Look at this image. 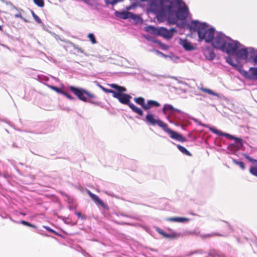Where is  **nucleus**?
I'll return each instance as SVG.
<instances>
[{
	"mask_svg": "<svg viewBox=\"0 0 257 257\" xmlns=\"http://www.w3.org/2000/svg\"><path fill=\"white\" fill-rule=\"evenodd\" d=\"M174 5L177 7V11H174L171 13H168L166 19L170 24H176L178 20H185L189 14V9L183 0H174Z\"/></svg>",
	"mask_w": 257,
	"mask_h": 257,
	"instance_id": "3",
	"label": "nucleus"
},
{
	"mask_svg": "<svg viewBox=\"0 0 257 257\" xmlns=\"http://www.w3.org/2000/svg\"><path fill=\"white\" fill-rule=\"evenodd\" d=\"M249 80H257V67L249 68Z\"/></svg>",
	"mask_w": 257,
	"mask_h": 257,
	"instance_id": "18",
	"label": "nucleus"
},
{
	"mask_svg": "<svg viewBox=\"0 0 257 257\" xmlns=\"http://www.w3.org/2000/svg\"><path fill=\"white\" fill-rule=\"evenodd\" d=\"M138 6V3L137 2H134L130 6L126 7L125 9L127 11H130L135 9Z\"/></svg>",
	"mask_w": 257,
	"mask_h": 257,
	"instance_id": "35",
	"label": "nucleus"
},
{
	"mask_svg": "<svg viewBox=\"0 0 257 257\" xmlns=\"http://www.w3.org/2000/svg\"><path fill=\"white\" fill-rule=\"evenodd\" d=\"M103 91L105 93H112V96L114 97V94H115L116 92L115 91H114V90H112V89H107V88H104V90H103Z\"/></svg>",
	"mask_w": 257,
	"mask_h": 257,
	"instance_id": "43",
	"label": "nucleus"
},
{
	"mask_svg": "<svg viewBox=\"0 0 257 257\" xmlns=\"http://www.w3.org/2000/svg\"><path fill=\"white\" fill-rule=\"evenodd\" d=\"M180 236V233L173 231L171 234L167 233L165 238H169L171 239L176 238Z\"/></svg>",
	"mask_w": 257,
	"mask_h": 257,
	"instance_id": "29",
	"label": "nucleus"
},
{
	"mask_svg": "<svg viewBox=\"0 0 257 257\" xmlns=\"http://www.w3.org/2000/svg\"><path fill=\"white\" fill-rule=\"evenodd\" d=\"M226 61L230 65L232 66L235 69H237L238 67H239V65L237 64H235L233 62V61L230 57H228L226 59Z\"/></svg>",
	"mask_w": 257,
	"mask_h": 257,
	"instance_id": "28",
	"label": "nucleus"
},
{
	"mask_svg": "<svg viewBox=\"0 0 257 257\" xmlns=\"http://www.w3.org/2000/svg\"><path fill=\"white\" fill-rule=\"evenodd\" d=\"M44 227L48 231L51 232H52V233H54L55 234H57L56 233V232L53 229H52V228H51L49 226H44Z\"/></svg>",
	"mask_w": 257,
	"mask_h": 257,
	"instance_id": "52",
	"label": "nucleus"
},
{
	"mask_svg": "<svg viewBox=\"0 0 257 257\" xmlns=\"http://www.w3.org/2000/svg\"><path fill=\"white\" fill-rule=\"evenodd\" d=\"M160 103L156 100H148L147 104H146V106H144V110H147L152 107H158L160 106Z\"/></svg>",
	"mask_w": 257,
	"mask_h": 257,
	"instance_id": "15",
	"label": "nucleus"
},
{
	"mask_svg": "<svg viewBox=\"0 0 257 257\" xmlns=\"http://www.w3.org/2000/svg\"><path fill=\"white\" fill-rule=\"evenodd\" d=\"M198 88L199 90L203 91L204 92L207 93L210 95H212L215 96L217 97H219V94L218 93H217L214 92L213 91H212L211 89L204 88L203 87H200V86H198Z\"/></svg>",
	"mask_w": 257,
	"mask_h": 257,
	"instance_id": "21",
	"label": "nucleus"
},
{
	"mask_svg": "<svg viewBox=\"0 0 257 257\" xmlns=\"http://www.w3.org/2000/svg\"><path fill=\"white\" fill-rule=\"evenodd\" d=\"M88 38L93 44H95L97 43V41L95 39V37L93 33H89L88 35Z\"/></svg>",
	"mask_w": 257,
	"mask_h": 257,
	"instance_id": "32",
	"label": "nucleus"
},
{
	"mask_svg": "<svg viewBox=\"0 0 257 257\" xmlns=\"http://www.w3.org/2000/svg\"><path fill=\"white\" fill-rule=\"evenodd\" d=\"M232 160L234 164L238 165L242 170H243L245 169V166L243 162L234 159H232Z\"/></svg>",
	"mask_w": 257,
	"mask_h": 257,
	"instance_id": "30",
	"label": "nucleus"
},
{
	"mask_svg": "<svg viewBox=\"0 0 257 257\" xmlns=\"http://www.w3.org/2000/svg\"><path fill=\"white\" fill-rule=\"evenodd\" d=\"M236 70L238 71L244 78L249 80V70L247 71L242 69L241 65H239V67H238Z\"/></svg>",
	"mask_w": 257,
	"mask_h": 257,
	"instance_id": "22",
	"label": "nucleus"
},
{
	"mask_svg": "<svg viewBox=\"0 0 257 257\" xmlns=\"http://www.w3.org/2000/svg\"><path fill=\"white\" fill-rule=\"evenodd\" d=\"M145 30L152 34L162 36L166 39H170L173 36V33L176 31L174 28H171L168 30L164 27L157 28L153 26H148L145 28Z\"/></svg>",
	"mask_w": 257,
	"mask_h": 257,
	"instance_id": "8",
	"label": "nucleus"
},
{
	"mask_svg": "<svg viewBox=\"0 0 257 257\" xmlns=\"http://www.w3.org/2000/svg\"><path fill=\"white\" fill-rule=\"evenodd\" d=\"M119 215L120 216H124V217H128V218H134L135 219V218L131 216V215H127V214H125L124 213H119Z\"/></svg>",
	"mask_w": 257,
	"mask_h": 257,
	"instance_id": "54",
	"label": "nucleus"
},
{
	"mask_svg": "<svg viewBox=\"0 0 257 257\" xmlns=\"http://www.w3.org/2000/svg\"><path fill=\"white\" fill-rule=\"evenodd\" d=\"M175 125L177 126H180L183 130H185V127L187 126V125H184L180 122L175 123Z\"/></svg>",
	"mask_w": 257,
	"mask_h": 257,
	"instance_id": "55",
	"label": "nucleus"
},
{
	"mask_svg": "<svg viewBox=\"0 0 257 257\" xmlns=\"http://www.w3.org/2000/svg\"><path fill=\"white\" fill-rule=\"evenodd\" d=\"M145 38L147 39L149 41L155 42V43H158V42L156 40L155 38H154L153 37L150 36H145Z\"/></svg>",
	"mask_w": 257,
	"mask_h": 257,
	"instance_id": "45",
	"label": "nucleus"
},
{
	"mask_svg": "<svg viewBox=\"0 0 257 257\" xmlns=\"http://www.w3.org/2000/svg\"><path fill=\"white\" fill-rule=\"evenodd\" d=\"M123 0H111L110 2V5L112 6H114L116 5L117 3L122 2Z\"/></svg>",
	"mask_w": 257,
	"mask_h": 257,
	"instance_id": "53",
	"label": "nucleus"
},
{
	"mask_svg": "<svg viewBox=\"0 0 257 257\" xmlns=\"http://www.w3.org/2000/svg\"><path fill=\"white\" fill-rule=\"evenodd\" d=\"M205 55L206 58L209 60H213L215 57V54L212 50H208L206 51Z\"/></svg>",
	"mask_w": 257,
	"mask_h": 257,
	"instance_id": "24",
	"label": "nucleus"
},
{
	"mask_svg": "<svg viewBox=\"0 0 257 257\" xmlns=\"http://www.w3.org/2000/svg\"><path fill=\"white\" fill-rule=\"evenodd\" d=\"M243 156H244V158H245L246 159L249 160L250 162L253 163H257V160H256L254 159L251 158L250 157H249L247 154H243Z\"/></svg>",
	"mask_w": 257,
	"mask_h": 257,
	"instance_id": "39",
	"label": "nucleus"
},
{
	"mask_svg": "<svg viewBox=\"0 0 257 257\" xmlns=\"http://www.w3.org/2000/svg\"><path fill=\"white\" fill-rule=\"evenodd\" d=\"M209 256L212 257H225V255L223 253L215 250H212L211 252L209 253Z\"/></svg>",
	"mask_w": 257,
	"mask_h": 257,
	"instance_id": "26",
	"label": "nucleus"
},
{
	"mask_svg": "<svg viewBox=\"0 0 257 257\" xmlns=\"http://www.w3.org/2000/svg\"><path fill=\"white\" fill-rule=\"evenodd\" d=\"M49 87L51 88L52 90L57 92L58 93L61 94V93H62L63 90H62L61 88L59 87L53 85L49 86Z\"/></svg>",
	"mask_w": 257,
	"mask_h": 257,
	"instance_id": "38",
	"label": "nucleus"
},
{
	"mask_svg": "<svg viewBox=\"0 0 257 257\" xmlns=\"http://www.w3.org/2000/svg\"><path fill=\"white\" fill-rule=\"evenodd\" d=\"M177 147L178 149V150L181 152L183 154L188 156H191L192 154L191 153H190L185 147L181 146L180 145H177Z\"/></svg>",
	"mask_w": 257,
	"mask_h": 257,
	"instance_id": "27",
	"label": "nucleus"
},
{
	"mask_svg": "<svg viewBox=\"0 0 257 257\" xmlns=\"http://www.w3.org/2000/svg\"><path fill=\"white\" fill-rule=\"evenodd\" d=\"M88 194L90 197L93 200L95 204L100 205L103 208L106 210H108L109 207L108 205L105 204L102 200H101L98 196L92 193L90 190H87V191Z\"/></svg>",
	"mask_w": 257,
	"mask_h": 257,
	"instance_id": "13",
	"label": "nucleus"
},
{
	"mask_svg": "<svg viewBox=\"0 0 257 257\" xmlns=\"http://www.w3.org/2000/svg\"><path fill=\"white\" fill-rule=\"evenodd\" d=\"M75 214L80 218H81L82 220H84L86 219V216L82 215L81 213L79 212H75Z\"/></svg>",
	"mask_w": 257,
	"mask_h": 257,
	"instance_id": "50",
	"label": "nucleus"
},
{
	"mask_svg": "<svg viewBox=\"0 0 257 257\" xmlns=\"http://www.w3.org/2000/svg\"><path fill=\"white\" fill-rule=\"evenodd\" d=\"M114 98H117L120 103L127 105L128 106L132 103L130 102L132 96L126 93H116L114 94Z\"/></svg>",
	"mask_w": 257,
	"mask_h": 257,
	"instance_id": "11",
	"label": "nucleus"
},
{
	"mask_svg": "<svg viewBox=\"0 0 257 257\" xmlns=\"http://www.w3.org/2000/svg\"><path fill=\"white\" fill-rule=\"evenodd\" d=\"M234 141V144H230L227 148L233 153L240 150L243 146V141L241 139L236 138Z\"/></svg>",
	"mask_w": 257,
	"mask_h": 257,
	"instance_id": "12",
	"label": "nucleus"
},
{
	"mask_svg": "<svg viewBox=\"0 0 257 257\" xmlns=\"http://www.w3.org/2000/svg\"><path fill=\"white\" fill-rule=\"evenodd\" d=\"M222 136H224V137H226V138L230 139V140H234L236 138V137H235L234 136H233L231 135H230L229 134L225 133H223Z\"/></svg>",
	"mask_w": 257,
	"mask_h": 257,
	"instance_id": "42",
	"label": "nucleus"
},
{
	"mask_svg": "<svg viewBox=\"0 0 257 257\" xmlns=\"http://www.w3.org/2000/svg\"><path fill=\"white\" fill-rule=\"evenodd\" d=\"M120 225H125V224H129V223H126V222H119L118 223Z\"/></svg>",
	"mask_w": 257,
	"mask_h": 257,
	"instance_id": "59",
	"label": "nucleus"
},
{
	"mask_svg": "<svg viewBox=\"0 0 257 257\" xmlns=\"http://www.w3.org/2000/svg\"><path fill=\"white\" fill-rule=\"evenodd\" d=\"M249 172L253 176L257 177V167L251 166L249 169Z\"/></svg>",
	"mask_w": 257,
	"mask_h": 257,
	"instance_id": "36",
	"label": "nucleus"
},
{
	"mask_svg": "<svg viewBox=\"0 0 257 257\" xmlns=\"http://www.w3.org/2000/svg\"><path fill=\"white\" fill-rule=\"evenodd\" d=\"M40 24H41V26L43 29H44V30H46V26H45V25L42 22Z\"/></svg>",
	"mask_w": 257,
	"mask_h": 257,
	"instance_id": "57",
	"label": "nucleus"
},
{
	"mask_svg": "<svg viewBox=\"0 0 257 257\" xmlns=\"http://www.w3.org/2000/svg\"><path fill=\"white\" fill-rule=\"evenodd\" d=\"M31 13L34 19L37 23H42V21L40 18L33 11H31Z\"/></svg>",
	"mask_w": 257,
	"mask_h": 257,
	"instance_id": "37",
	"label": "nucleus"
},
{
	"mask_svg": "<svg viewBox=\"0 0 257 257\" xmlns=\"http://www.w3.org/2000/svg\"><path fill=\"white\" fill-rule=\"evenodd\" d=\"M166 58H169L172 61L175 63H177L179 59V58L176 56H168Z\"/></svg>",
	"mask_w": 257,
	"mask_h": 257,
	"instance_id": "41",
	"label": "nucleus"
},
{
	"mask_svg": "<svg viewBox=\"0 0 257 257\" xmlns=\"http://www.w3.org/2000/svg\"><path fill=\"white\" fill-rule=\"evenodd\" d=\"M61 94H62L63 95L66 96L68 99H69L70 100H76V98L75 97H73V96L70 95L68 92H67L66 91H64L63 90L62 93H61Z\"/></svg>",
	"mask_w": 257,
	"mask_h": 257,
	"instance_id": "34",
	"label": "nucleus"
},
{
	"mask_svg": "<svg viewBox=\"0 0 257 257\" xmlns=\"http://www.w3.org/2000/svg\"><path fill=\"white\" fill-rule=\"evenodd\" d=\"M109 86L110 87H111V88L114 89L115 90L117 91V92L118 91L119 85H118L116 84H115V83H111V84H109Z\"/></svg>",
	"mask_w": 257,
	"mask_h": 257,
	"instance_id": "48",
	"label": "nucleus"
},
{
	"mask_svg": "<svg viewBox=\"0 0 257 257\" xmlns=\"http://www.w3.org/2000/svg\"><path fill=\"white\" fill-rule=\"evenodd\" d=\"M60 40L61 41L64 42L66 43L70 44L72 47H73L74 48V49L75 50H77V53H83V54H85V55H87V54L84 52V51L81 48H79L78 46L75 45L74 43H73L71 41H70L69 40H64L62 39H60Z\"/></svg>",
	"mask_w": 257,
	"mask_h": 257,
	"instance_id": "20",
	"label": "nucleus"
},
{
	"mask_svg": "<svg viewBox=\"0 0 257 257\" xmlns=\"http://www.w3.org/2000/svg\"><path fill=\"white\" fill-rule=\"evenodd\" d=\"M34 3L38 7L42 8L44 6V0H33Z\"/></svg>",
	"mask_w": 257,
	"mask_h": 257,
	"instance_id": "33",
	"label": "nucleus"
},
{
	"mask_svg": "<svg viewBox=\"0 0 257 257\" xmlns=\"http://www.w3.org/2000/svg\"><path fill=\"white\" fill-rule=\"evenodd\" d=\"M131 14V12H119L115 11L114 12V15L116 17H118L123 20H126L130 18V15Z\"/></svg>",
	"mask_w": 257,
	"mask_h": 257,
	"instance_id": "16",
	"label": "nucleus"
},
{
	"mask_svg": "<svg viewBox=\"0 0 257 257\" xmlns=\"http://www.w3.org/2000/svg\"><path fill=\"white\" fill-rule=\"evenodd\" d=\"M143 120L149 126H155L157 125L159 126L164 132L170 135V137L174 140L181 142L186 141L185 138L182 135L169 128L167 123L154 113L148 112Z\"/></svg>",
	"mask_w": 257,
	"mask_h": 257,
	"instance_id": "1",
	"label": "nucleus"
},
{
	"mask_svg": "<svg viewBox=\"0 0 257 257\" xmlns=\"http://www.w3.org/2000/svg\"><path fill=\"white\" fill-rule=\"evenodd\" d=\"M22 20H23L25 22H28V21L27 19H26L25 18H24V17H23V19H22Z\"/></svg>",
	"mask_w": 257,
	"mask_h": 257,
	"instance_id": "62",
	"label": "nucleus"
},
{
	"mask_svg": "<svg viewBox=\"0 0 257 257\" xmlns=\"http://www.w3.org/2000/svg\"><path fill=\"white\" fill-rule=\"evenodd\" d=\"M131 18V19L133 20L134 21H136L137 23H139V22H143V19H142V18L137 15V14H135L132 12H131V14L130 15V18Z\"/></svg>",
	"mask_w": 257,
	"mask_h": 257,
	"instance_id": "25",
	"label": "nucleus"
},
{
	"mask_svg": "<svg viewBox=\"0 0 257 257\" xmlns=\"http://www.w3.org/2000/svg\"><path fill=\"white\" fill-rule=\"evenodd\" d=\"M209 130L212 133H213L216 135H217L219 136H222V135L223 134V132H222L221 131H220L213 127H210Z\"/></svg>",
	"mask_w": 257,
	"mask_h": 257,
	"instance_id": "31",
	"label": "nucleus"
},
{
	"mask_svg": "<svg viewBox=\"0 0 257 257\" xmlns=\"http://www.w3.org/2000/svg\"><path fill=\"white\" fill-rule=\"evenodd\" d=\"M257 55V50L252 47H243L238 48L233 56L237 59L246 60L248 59L249 62H254V57Z\"/></svg>",
	"mask_w": 257,
	"mask_h": 257,
	"instance_id": "7",
	"label": "nucleus"
},
{
	"mask_svg": "<svg viewBox=\"0 0 257 257\" xmlns=\"http://www.w3.org/2000/svg\"><path fill=\"white\" fill-rule=\"evenodd\" d=\"M167 221L177 222H186L189 220V219L182 217H170L166 219Z\"/></svg>",
	"mask_w": 257,
	"mask_h": 257,
	"instance_id": "17",
	"label": "nucleus"
},
{
	"mask_svg": "<svg viewBox=\"0 0 257 257\" xmlns=\"http://www.w3.org/2000/svg\"><path fill=\"white\" fill-rule=\"evenodd\" d=\"M181 83L183 84L187 85V83L186 82H181Z\"/></svg>",
	"mask_w": 257,
	"mask_h": 257,
	"instance_id": "64",
	"label": "nucleus"
},
{
	"mask_svg": "<svg viewBox=\"0 0 257 257\" xmlns=\"http://www.w3.org/2000/svg\"><path fill=\"white\" fill-rule=\"evenodd\" d=\"M9 218H10V219L11 220H12L13 222H16V223L17 222L16 221H15V220H14L13 219H12V218L11 217H10Z\"/></svg>",
	"mask_w": 257,
	"mask_h": 257,
	"instance_id": "63",
	"label": "nucleus"
},
{
	"mask_svg": "<svg viewBox=\"0 0 257 257\" xmlns=\"http://www.w3.org/2000/svg\"><path fill=\"white\" fill-rule=\"evenodd\" d=\"M153 51L157 55H161L164 57H167L168 56V55H165L164 54H163L162 52H161V51L158 50H156V49H154L153 50Z\"/></svg>",
	"mask_w": 257,
	"mask_h": 257,
	"instance_id": "49",
	"label": "nucleus"
},
{
	"mask_svg": "<svg viewBox=\"0 0 257 257\" xmlns=\"http://www.w3.org/2000/svg\"><path fill=\"white\" fill-rule=\"evenodd\" d=\"M227 41L223 52H225L230 56H233L238 48L243 47L238 41L233 40L230 38H228Z\"/></svg>",
	"mask_w": 257,
	"mask_h": 257,
	"instance_id": "10",
	"label": "nucleus"
},
{
	"mask_svg": "<svg viewBox=\"0 0 257 257\" xmlns=\"http://www.w3.org/2000/svg\"><path fill=\"white\" fill-rule=\"evenodd\" d=\"M156 230L157 232H158L159 234H161L162 235H163L164 237H165V236L167 234V233H166L165 232H164L162 229L159 228V227H157L156 229Z\"/></svg>",
	"mask_w": 257,
	"mask_h": 257,
	"instance_id": "44",
	"label": "nucleus"
},
{
	"mask_svg": "<svg viewBox=\"0 0 257 257\" xmlns=\"http://www.w3.org/2000/svg\"><path fill=\"white\" fill-rule=\"evenodd\" d=\"M15 18H20V19H23V17H22V15L20 13H18L15 15Z\"/></svg>",
	"mask_w": 257,
	"mask_h": 257,
	"instance_id": "56",
	"label": "nucleus"
},
{
	"mask_svg": "<svg viewBox=\"0 0 257 257\" xmlns=\"http://www.w3.org/2000/svg\"><path fill=\"white\" fill-rule=\"evenodd\" d=\"M213 236V234H210V233H208V234H201L200 235V237L202 238V239H204L206 237H211Z\"/></svg>",
	"mask_w": 257,
	"mask_h": 257,
	"instance_id": "51",
	"label": "nucleus"
},
{
	"mask_svg": "<svg viewBox=\"0 0 257 257\" xmlns=\"http://www.w3.org/2000/svg\"><path fill=\"white\" fill-rule=\"evenodd\" d=\"M179 44L187 51L194 50V47L191 43L187 39H180Z\"/></svg>",
	"mask_w": 257,
	"mask_h": 257,
	"instance_id": "14",
	"label": "nucleus"
},
{
	"mask_svg": "<svg viewBox=\"0 0 257 257\" xmlns=\"http://www.w3.org/2000/svg\"><path fill=\"white\" fill-rule=\"evenodd\" d=\"M20 223H22V224L27 226L36 228V226L34 225H33V224L30 223V222H29L27 221H25V220H22L20 221Z\"/></svg>",
	"mask_w": 257,
	"mask_h": 257,
	"instance_id": "40",
	"label": "nucleus"
},
{
	"mask_svg": "<svg viewBox=\"0 0 257 257\" xmlns=\"http://www.w3.org/2000/svg\"><path fill=\"white\" fill-rule=\"evenodd\" d=\"M130 108L132 109V110L139 114L140 116H143L144 115V112L143 110L137 106L135 105L133 103L129 105Z\"/></svg>",
	"mask_w": 257,
	"mask_h": 257,
	"instance_id": "19",
	"label": "nucleus"
},
{
	"mask_svg": "<svg viewBox=\"0 0 257 257\" xmlns=\"http://www.w3.org/2000/svg\"><path fill=\"white\" fill-rule=\"evenodd\" d=\"M134 101L138 104L140 105L142 108L144 109V106H146L145 99L143 97H136L134 98Z\"/></svg>",
	"mask_w": 257,
	"mask_h": 257,
	"instance_id": "23",
	"label": "nucleus"
},
{
	"mask_svg": "<svg viewBox=\"0 0 257 257\" xmlns=\"http://www.w3.org/2000/svg\"><path fill=\"white\" fill-rule=\"evenodd\" d=\"M162 112L166 115L169 113L168 117L171 116L180 121H185L188 118V114L180 109L176 108L170 104H165L162 108Z\"/></svg>",
	"mask_w": 257,
	"mask_h": 257,
	"instance_id": "6",
	"label": "nucleus"
},
{
	"mask_svg": "<svg viewBox=\"0 0 257 257\" xmlns=\"http://www.w3.org/2000/svg\"><path fill=\"white\" fill-rule=\"evenodd\" d=\"M98 87H99L101 90H102L103 91V90H104V88H105V87H104L103 86H102V85H100L99 84H98Z\"/></svg>",
	"mask_w": 257,
	"mask_h": 257,
	"instance_id": "60",
	"label": "nucleus"
},
{
	"mask_svg": "<svg viewBox=\"0 0 257 257\" xmlns=\"http://www.w3.org/2000/svg\"><path fill=\"white\" fill-rule=\"evenodd\" d=\"M104 1L106 4H110L111 0H104Z\"/></svg>",
	"mask_w": 257,
	"mask_h": 257,
	"instance_id": "61",
	"label": "nucleus"
},
{
	"mask_svg": "<svg viewBox=\"0 0 257 257\" xmlns=\"http://www.w3.org/2000/svg\"><path fill=\"white\" fill-rule=\"evenodd\" d=\"M126 89L124 87L119 86V88H118V91L116 92L120 93H124V92H126Z\"/></svg>",
	"mask_w": 257,
	"mask_h": 257,
	"instance_id": "46",
	"label": "nucleus"
},
{
	"mask_svg": "<svg viewBox=\"0 0 257 257\" xmlns=\"http://www.w3.org/2000/svg\"><path fill=\"white\" fill-rule=\"evenodd\" d=\"M228 38L229 37L225 36L222 32H217L215 36H214V38L212 39L210 43L214 48L223 52L228 42Z\"/></svg>",
	"mask_w": 257,
	"mask_h": 257,
	"instance_id": "9",
	"label": "nucleus"
},
{
	"mask_svg": "<svg viewBox=\"0 0 257 257\" xmlns=\"http://www.w3.org/2000/svg\"><path fill=\"white\" fill-rule=\"evenodd\" d=\"M69 90L74 94L79 99L84 102H89V103L99 105L100 102L94 100H88V98H96L97 97L95 95L91 93L85 89L80 87H76L74 86H70Z\"/></svg>",
	"mask_w": 257,
	"mask_h": 257,
	"instance_id": "5",
	"label": "nucleus"
},
{
	"mask_svg": "<svg viewBox=\"0 0 257 257\" xmlns=\"http://www.w3.org/2000/svg\"><path fill=\"white\" fill-rule=\"evenodd\" d=\"M109 86L110 87H111V88L114 89L115 90L117 91V92L118 91L119 85H118L116 84H115V83H111V84H109Z\"/></svg>",
	"mask_w": 257,
	"mask_h": 257,
	"instance_id": "47",
	"label": "nucleus"
},
{
	"mask_svg": "<svg viewBox=\"0 0 257 257\" xmlns=\"http://www.w3.org/2000/svg\"><path fill=\"white\" fill-rule=\"evenodd\" d=\"M254 64L257 65V55L254 57Z\"/></svg>",
	"mask_w": 257,
	"mask_h": 257,
	"instance_id": "58",
	"label": "nucleus"
},
{
	"mask_svg": "<svg viewBox=\"0 0 257 257\" xmlns=\"http://www.w3.org/2000/svg\"><path fill=\"white\" fill-rule=\"evenodd\" d=\"M174 1L170 0H154L152 1L150 6L152 8H159L157 13L158 20L163 21L166 19L167 14L173 12L174 9Z\"/></svg>",
	"mask_w": 257,
	"mask_h": 257,
	"instance_id": "4",
	"label": "nucleus"
},
{
	"mask_svg": "<svg viewBox=\"0 0 257 257\" xmlns=\"http://www.w3.org/2000/svg\"><path fill=\"white\" fill-rule=\"evenodd\" d=\"M207 23H200L199 21H192L189 28L194 32H196L199 40H204L206 43H210L214 38L215 30L213 27L208 28Z\"/></svg>",
	"mask_w": 257,
	"mask_h": 257,
	"instance_id": "2",
	"label": "nucleus"
}]
</instances>
